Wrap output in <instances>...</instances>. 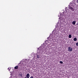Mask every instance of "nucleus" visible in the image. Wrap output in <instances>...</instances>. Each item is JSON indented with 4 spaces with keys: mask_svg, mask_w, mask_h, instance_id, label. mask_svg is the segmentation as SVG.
I'll return each mask as SVG.
<instances>
[{
    "mask_svg": "<svg viewBox=\"0 0 78 78\" xmlns=\"http://www.w3.org/2000/svg\"><path fill=\"white\" fill-rule=\"evenodd\" d=\"M63 16H68V14H67V12H63L62 13Z\"/></svg>",
    "mask_w": 78,
    "mask_h": 78,
    "instance_id": "1",
    "label": "nucleus"
},
{
    "mask_svg": "<svg viewBox=\"0 0 78 78\" xmlns=\"http://www.w3.org/2000/svg\"><path fill=\"white\" fill-rule=\"evenodd\" d=\"M68 8H69V9H70L71 10V11H73L74 10H73V7H71V6H70V5H69Z\"/></svg>",
    "mask_w": 78,
    "mask_h": 78,
    "instance_id": "2",
    "label": "nucleus"
},
{
    "mask_svg": "<svg viewBox=\"0 0 78 78\" xmlns=\"http://www.w3.org/2000/svg\"><path fill=\"white\" fill-rule=\"evenodd\" d=\"M68 51H72V48L71 47L68 48Z\"/></svg>",
    "mask_w": 78,
    "mask_h": 78,
    "instance_id": "3",
    "label": "nucleus"
},
{
    "mask_svg": "<svg viewBox=\"0 0 78 78\" xmlns=\"http://www.w3.org/2000/svg\"><path fill=\"white\" fill-rule=\"evenodd\" d=\"M26 77L27 78H30V74H29V73H28L27 74Z\"/></svg>",
    "mask_w": 78,
    "mask_h": 78,
    "instance_id": "4",
    "label": "nucleus"
},
{
    "mask_svg": "<svg viewBox=\"0 0 78 78\" xmlns=\"http://www.w3.org/2000/svg\"><path fill=\"white\" fill-rule=\"evenodd\" d=\"M75 23H76V21H74L72 22V24L73 25H75Z\"/></svg>",
    "mask_w": 78,
    "mask_h": 78,
    "instance_id": "5",
    "label": "nucleus"
},
{
    "mask_svg": "<svg viewBox=\"0 0 78 78\" xmlns=\"http://www.w3.org/2000/svg\"><path fill=\"white\" fill-rule=\"evenodd\" d=\"M18 67H19V66H16L14 67L15 69H18Z\"/></svg>",
    "mask_w": 78,
    "mask_h": 78,
    "instance_id": "6",
    "label": "nucleus"
},
{
    "mask_svg": "<svg viewBox=\"0 0 78 78\" xmlns=\"http://www.w3.org/2000/svg\"><path fill=\"white\" fill-rule=\"evenodd\" d=\"M77 38L76 37H75L73 39L74 41H76Z\"/></svg>",
    "mask_w": 78,
    "mask_h": 78,
    "instance_id": "7",
    "label": "nucleus"
},
{
    "mask_svg": "<svg viewBox=\"0 0 78 78\" xmlns=\"http://www.w3.org/2000/svg\"><path fill=\"white\" fill-rule=\"evenodd\" d=\"M19 75L21 77L22 76V73L19 74Z\"/></svg>",
    "mask_w": 78,
    "mask_h": 78,
    "instance_id": "8",
    "label": "nucleus"
},
{
    "mask_svg": "<svg viewBox=\"0 0 78 78\" xmlns=\"http://www.w3.org/2000/svg\"><path fill=\"white\" fill-rule=\"evenodd\" d=\"M69 38H71V37H72V35L69 34Z\"/></svg>",
    "mask_w": 78,
    "mask_h": 78,
    "instance_id": "9",
    "label": "nucleus"
},
{
    "mask_svg": "<svg viewBox=\"0 0 78 78\" xmlns=\"http://www.w3.org/2000/svg\"><path fill=\"white\" fill-rule=\"evenodd\" d=\"M11 69V68L10 67H9L8 69L9 70V71H10V69Z\"/></svg>",
    "mask_w": 78,
    "mask_h": 78,
    "instance_id": "10",
    "label": "nucleus"
},
{
    "mask_svg": "<svg viewBox=\"0 0 78 78\" xmlns=\"http://www.w3.org/2000/svg\"><path fill=\"white\" fill-rule=\"evenodd\" d=\"M37 58H39V55L37 54Z\"/></svg>",
    "mask_w": 78,
    "mask_h": 78,
    "instance_id": "11",
    "label": "nucleus"
},
{
    "mask_svg": "<svg viewBox=\"0 0 78 78\" xmlns=\"http://www.w3.org/2000/svg\"><path fill=\"white\" fill-rule=\"evenodd\" d=\"M60 63L61 64H63V62L62 61H60Z\"/></svg>",
    "mask_w": 78,
    "mask_h": 78,
    "instance_id": "12",
    "label": "nucleus"
},
{
    "mask_svg": "<svg viewBox=\"0 0 78 78\" xmlns=\"http://www.w3.org/2000/svg\"><path fill=\"white\" fill-rule=\"evenodd\" d=\"M76 46H78V42L76 43Z\"/></svg>",
    "mask_w": 78,
    "mask_h": 78,
    "instance_id": "13",
    "label": "nucleus"
},
{
    "mask_svg": "<svg viewBox=\"0 0 78 78\" xmlns=\"http://www.w3.org/2000/svg\"><path fill=\"white\" fill-rule=\"evenodd\" d=\"M30 78H33V76H32L30 77Z\"/></svg>",
    "mask_w": 78,
    "mask_h": 78,
    "instance_id": "14",
    "label": "nucleus"
},
{
    "mask_svg": "<svg viewBox=\"0 0 78 78\" xmlns=\"http://www.w3.org/2000/svg\"><path fill=\"white\" fill-rule=\"evenodd\" d=\"M77 3L78 4V0H77Z\"/></svg>",
    "mask_w": 78,
    "mask_h": 78,
    "instance_id": "15",
    "label": "nucleus"
}]
</instances>
